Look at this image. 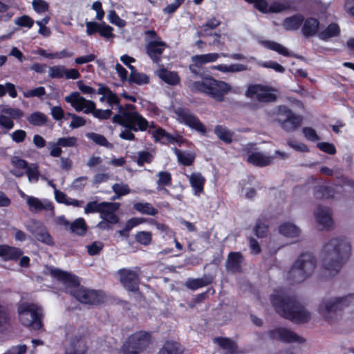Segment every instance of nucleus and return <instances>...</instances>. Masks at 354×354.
I'll use <instances>...</instances> for the list:
<instances>
[{
	"label": "nucleus",
	"instance_id": "56",
	"mask_svg": "<svg viewBox=\"0 0 354 354\" xmlns=\"http://www.w3.org/2000/svg\"><path fill=\"white\" fill-rule=\"evenodd\" d=\"M113 28L111 26L106 24L104 22L101 23V26L100 28L99 35L106 39H112L115 37V35L113 33Z\"/></svg>",
	"mask_w": 354,
	"mask_h": 354
},
{
	"label": "nucleus",
	"instance_id": "24",
	"mask_svg": "<svg viewBox=\"0 0 354 354\" xmlns=\"http://www.w3.org/2000/svg\"><path fill=\"white\" fill-rule=\"evenodd\" d=\"M189 183L195 195L199 196L204 192L205 178L201 173L194 172L189 176Z\"/></svg>",
	"mask_w": 354,
	"mask_h": 354
},
{
	"label": "nucleus",
	"instance_id": "18",
	"mask_svg": "<svg viewBox=\"0 0 354 354\" xmlns=\"http://www.w3.org/2000/svg\"><path fill=\"white\" fill-rule=\"evenodd\" d=\"M315 216L317 223L324 228H329L333 226V221L330 208L319 205L317 207Z\"/></svg>",
	"mask_w": 354,
	"mask_h": 354
},
{
	"label": "nucleus",
	"instance_id": "47",
	"mask_svg": "<svg viewBox=\"0 0 354 354\" xmlns=\"http://www.w3.org/2000/svg\"><path fill=\"white\" fill-rule=\"evenodd\" d=\"M340 29L337 24H330L321 33L320 37L326 39L339 35Z\"/></svg>",
	"mask_w": 354,
	"mask_h": 354
},
{
	"label": "nucleus",
	"instance_id": "39",
	"mask_svg": "<svg viewBox=\"0 0 354 354\" xmlns=\"http://www.w3.org/2000/svg\"><path fill=\"white\" fill-rule=\"evenodd\" d=\"M109 203V202L97 203L96 201L88 202L84 207V212L87 214L100 213L102 215L106 211V207H108Z\"/></svg>",
	"mask_w": 354,
	"mask_h": 354
},
{
	"label": "nucleus",
	"instance_id": "26",
	"mask_svg": "<svg viewBox=\"0 0 354 354\" xmlns=\"http://www.w3.org/2000/svg\"><path fill=\"white\" fill-rule=\"evenodd\" d=\"M214 342L216 343L221 348L226 350L225 354H237L238 346L235 342L228 337H218L214 339Z\"/></svg>",
	"mask_w": 354,
	"mask_h": 354
},
{
	"label": "nucleus",
	"instance_id": "25",
	"mask_svg": "<svg viewBox=\"0 0 354 354\" xmlns=\"http://www.w3.org/2000/svg\"><path fill=\"white\" fill-rule=\"evenodd\" d=\"M212 282V279L204 274L201 278H188L185 283V286L187 289L196 290L211 284Z\"/></svg>",
	"mask_w": 354,
	"mask_h": 354
},
{
	"label": "nucleus",
	"instance_id": "11",
	"mask_svg": "<svg viewBox=\"0 0 354 354\" xmlns=\"http://www.w3.org/2000/svg\"><path fill=\"white\" fill-rule=\"evenodd\" d=\"M175 113L178 117V121L181 124L189 127V128L200 132L203 136L206 135L207 129L205 126L201 122L199 118L192 113L187 109L178 108Z\"/></svg>",
	"mask_w": 354,
	"mask_h": 354
},
{
	"label": "nucleus",
	"instance_id": "21",
	"mask_svg": "<svg viewBox=\"0 0 354 354\" xmlns=\"http://www.w3.org/2000/svg\"><path fill=\"white\" fill-rule=\"evenodd\" d=\"M24 254L21 249L8 245H0V257L4 261H17Z\"/></svg>",
	"mask_w": 354,
	"mask_h": 354
},
{
	"label": "nucleus",
	"instance_id": "5",
	"mask_svg": "<svg viewBox=\"0 0 354 354\" xmlns=\"http://www.w3.org/2000/svg\"><path fill=\"white\" fill-rule=\"evenodd\" d=\"M118 113L112 117L114 123L120 124L125 129H132L134 132L145 131L149 127V122L138 111L132 104H120L117 106Z\"/></svg>",
	"mask_w": 354,
	"mask_h": 354
},
{
	"label": "nucleus",
	"instance_id": "17",
	"mask_svg": "<svg viewBox=\"0 0 354 354\" xmlns=\"http://www.w3.org/2000/svg\"><path fill=\"white\" fill-rule=\"evenodd\" d=\"M86 335V330L81 328L78 329L77 334L71 338V346L79 354H85L88 351Z\"/></svg>",
	"mask_w": 354,
	"mask_h": 354
},
{
	"label": "nucleus",
	"instance_id": "23",
	"mask_svg": "<svg viewBox=\"0 0 354 354\" xmlns=\"http://www.w3.org/2000/svg\"><path fill=\"white\" fill-rule=\"evenodd\" d=\"M301 32L306 37H310L315 35L319 30V21L317 19L313 17H308L304 19Z\"/></svg>",
	"mask_w": 354,
	"mask_h": 354
},
{
	"label": "nucleus",
	"instance_id": "14",
	"mask_svg": "<svg viewBox=\"0 0 354 354\" xmlns=\"http://www.w3.org/2000/svg\"><path fill=\"white\" fill-rule=\"evenodd\" d=\"M246 95L249 97H256L259 102H268L276 100L274 94L270 92L267 86L261 84H252L246 91Z\"/></svg>",
	"mask_w": 354,
	"mask_h": 354
},
{
	"label": "nucleus",
	"instance_id": "16",
	"mask_svg": "<svg viewBox=\"0 0 354 354\" xmlns=\"http://www.w3.org/2000/svg\"><path fill=\"white\" fill-rule=\"evenodd\" d=\"M166 46L167 44L164 41H150L145 46L146 53L153 63L159 64Z\"/></svg>",
	"mask_w": 354,
	"mask_h": 354
},
{
	"label": "nucleus",
	"instance_id": "42",
	"mask_svg": "<svg viewBox=\"0 0 354 354\" xmlns=\"http://www.w3.org/2000/svg\"><path fill=\"white\" fill-rule=\"evenodd\" d=\"M263 44L266 48L273 51H275L281 55H283L285 57L292 56L291 53L286 47L276 41L266 40L263 41Z\"/></svg>",
	"mask_w": 354,
	"mask_h": 354
},
{
	"label": "nucleus",
	"instance_id": "31",
	"mask_svg": "<svg viewBox=\"0 0 354 354\" xmlns=\"http://www.w3.org/2000/svg\"><path fill=\"white\" fill-rule=\"evenodd\" d=\"M65 101L70 103L71 105L78 112L82 111L85 106L86 99L75 91L71 93L65 97Z\"/></svg>",
	"mask_w": 354,
	"mask_h": 354
},
{
	"label": "nucleus",
	"instance_id": "29",
	"mask_svg": "<svg viewBox=\"0 0 354 354\" xmlns=\"http://www.w3.org/2000/svg\"><path fill=\"white\" fill-rule=\"evenodd\" d=\"M130 71L131 73L128 79L129 84H135L141 86L149 83V77L145 73L138 72L136 67H131Z\"/></svg>",
	"mask_w": 354,
	"mask_h": 354
},
{
	"label": "nucleus",
	"instance_id": "13",
	"mask_svg": "<svg viewBox=\"0 0 354 354\" xmlns=\"http://www.w3.org/2000/svg\"><path fill=\"white\" fill-rule=\"evenodd\" d=\"M279 115L285 116L281 122V127L287 132H291L299 127L302 122V118L295 114L287 106H279Z\"/></svg>",
	"mask_w": 354,
	"mask_h": 354
},
{
	"label": "nucleus",
	"instance_id": "8",
	"mask_svg": "<svg viewBox=\"0 0 354 354\" xmlns=\"http://www.w3.org/2000/svg\"><path fill=\"white\" fill-rule=\"evenodd\" d=\"M19 319L21 324L35 330L42 328V310L34 303L22 302L17 308Z\"/></svg>",
	"mask_w": 354,
	"mask_h": 354
},
{
	"label": "nucleus",
	"instance_id": "59",
	"mask_svg": "<svg viewBox=\"0 0 354 354\" xmlns=\"http://www.w3.org/2000/svg\"><path fill=\"white\" fill-rule=\"evenodd\" d=\"M108 19L111 24L120 28H122L126 25V21L122 19L114 10L109 11Z\"/></svg>",
	"mask_w": 354,
	"mask_h": 354
},
{
	"label": "nucleus",
	"instance_id": "6",
	"mask_svg": "<svg viewBox=\"0 0 354 354\" xmlns=\"http://www.w3.org/2000/svg\"><path fill=\"white\" fill-rule=\"evenodd\" d=\"M315 266V257L310 252L302 253L289 270L288 279L292 283H299L312 274Z\"/></svg>",
	"mask_w": 354,
	"mask_h": 354
},
{
	"label": "nucleus",
	"instance_id": "60",
	"mask_svg": "<svg viewBox=\"0 0 354 354\" xmlns=\"http://www.w3.org/2000/svg\"><path fill=\"white\" fill-rule=\"evenodd\" d=\"M10 321V315L7 306L0 304V327L8 324Z\"/></svg>",
	"mask_w": 354,
	"mask_h": 354
},
{
	"label": "nucleus",
	"instance_id": "10",
	"mask_svg": "<svg viewBox=\"0 0 354 354\" xmlns=\"http://www.w3.org/2000/svg\"><path fill=\"white\" fill-rule=\"evenodd\" d=\"M137 270L129 268H121L118 273L120 276V281L122 286L129 292H136L139 290L140 281V268L136 267Z\"/></svg>",
	"mask_w": 354,
	"mask_h": 354
},
{
	"label": "nucleus",
	"instance_id": "2",
	"mask_svg": "<svg viewBox=\"0 0 354 354\" xmlns=\"http://www.w3.org/2000/svg\"><path fill=\"white\" fill-rule=\"evenodd\" d=\"M351 252V246L346 238L331 239L324 245L322 263L330 277L339 273Z\"/></svg>",
	"mask_w": 354,
	"mask_h": 354
},
{
	"label": "nucleus",
	"instance_id": "7",
	"mask_svg": "<svg viewBox=\"0 0 354 354\" xmlns=\"http://www.w3.org/2000/svg\"><path fill=\"white\" fill-rule=\"evenodd\" d=\"M353 304H354V293L335 299L323 300L319 305L318 311L326 321L331 324L337 317L338 312Z\"/></svg>",
	"mask_w": 354,
	"mask_h": 354
},
{
	"label": "nucleus",
	"instance_id": "40",
	"mask_svg": "<svg viewBox=\"0 0 354 354\" xmlns=\"http://www.w3.org/2000/svg\"><path fill=\"white\" fill-rule=\"evenodd\" d=\"M157 354H182L180 344L175 341H166Z\"/></svg>",
	"mask_w": 354,
	"mask_h": 354
},
{
	"label": "nucleus",
	"instance_id": "64",
	"mask_svg": "<svg viewBox=\"0 0 354 354\" xmlns=\"http://www.w3.org/2000/svg\"><path fill=\"white\" fill-rule=\"evenodd\" d=\"M113 191L117 195L118 198L125 196L130 193V189L127 185H121L119 183H115L112 187Z\"/></svg>",
	"mask_w": 354,
	"mask_h": 354
},
{
	"label": "nucleus",
	"instance_id": "57",
	"mask_svg": "<svg viewBox=\"0 0 354 354\" xmlns=\"http://www.w3.org/2000/svg\"><path fill=\"white\" fill-rule=\"evenodd\" d=\"M15 24L20 27L30 28L34 24V20L28 15H22L15 19Z\"/></svg>",
	"mask_w": 354,
	"mask_h": 354
},
{
	"label": "nucleus",
	"instance_id": "12",
	"mask_svg": "<svg viewBox=\"0 0 354 354\" xmlns=\"http://www.w3.org/2000/svg\"><path fill=\"white\" fill-rule=\"evenodd\" d=\"M270 340H277L283 343H304L306 340L295 332L283 327H278L267 331Z\"/></svg>",
	"mask_w": 354,
	"mask_h": 354
},
{
	"label": "nucleus",
	"instance_id": "30",
	"mask_svg": "<svg viewBox=\"0 0 354 354\" xmlns=\"http://www.w3.org/2000/svg\"><path fill=\"white\" fill-rule=\"evenodd\" d=\"M158 77L165 83L171 86H176L180 82V77L176 72L168 71L166 68L159 70Z\"/></svg>",
	"mask_w": 354,
	"mask_h": 354
},
{
	"label": "nucleus",
	"instance_id": "63",
	"mask_svg": "<svg viewBox=\"0 0 354 354\" xmlns=\"http://www.w3.org/2000/svg\"><path fill=\"white\" fill-rule=\"evenodd\" d=\"M68 115L72 118L70 124L71 128L77 129L86 124V120L83 117L77 115L75 113H68Z\"/></svg>",
	"mask_w": 354,
	"mask_h": 354
},
{
	"label": "nucleus",
	"instance_id": "1",
	"mask_svg": "<svg viewBox=\"0 0 354 354\" xmlns=\"http://www.w3.org/2000/svg\"><path fill=\"white\" fill-rule=\"evenodd\" d=\"M50 276L70 288L69 293L80 303L84 305L98 306L105 302L106 297L102 290L91 289L80 285L79 278L75 274L59 268L50 267Z\"/></svg>",
	"mask_w": 354,
	"mask_h": 354
},
{
	"label": "nucleus",
	"instance_id": "9",
	"mask_svg": "<svg viewBox=\"0 0 354 354\" xmlns=\"http://www.w3.org/2000/svg\"><path fill=\"white\" fill-rule=\"evenodd\" d=\"M151 333L138 330L129 335L122 346L123 354H140L151 344Z\"/></svg>",
	"mask_w": 354,
	"mask_h": 354
},
{
	"label": "nucleus",
	"instance_id": "27",
	"mask_svg": "<svg viewBox=\"0 0 354 354\" xmlns=\"http://www.w3.org/2000/svg\"><path fill=\"white\" fill-rule=\"evenodd\" d=\"M119 205L116 203L109 202L108 207H106V211L100 215V217L106 221L111 225L118 223L119 217L115 213L118 209Z\"/></svg>",
	"mask_w": 354,
	"mask_h": 354
},
{
	"label": "nucleus",
	"instance_id": "38",
	"mask_svg": "<svg viewBox=\"0 0 354 354\" xmlns=\"http://www.w3.org/2000/svg\"><path fill=\"white\" fill-rule=\"evenodd\" d=\"M221 55L216 53H210L207 54L197 55L192 57V62L196 66H203V64L214 62L218 59Z\"/></svg>",
	"mask_w": 354,
	"mask_h": 354
},
{
	"label": "nucleus",
	"instance_id": "33",
	"mask_svg": "<svg viewBox=\"0 0 354 354\" xmlns=\"http://www.w3.org/2000/svg\"><path fill=\"white\" fill-rule=\"evenodd\" d=\"M174 152L177 157L178 162L183 166L192 165L195 160V155L187 151H182L176 147Z\"/></svg>",
	"mask_w": 354,
	"mask_h": 354
},
{
	"label": "nucleus",
	"instance_id": "35",
	"mask_svg": "<svg viewBox=\"0 0 354 354\" xmlns=\"http://www.w3.org/2000/svg\"><path fill=\"white\" fill-rule=\"evenodd\" d=\"M269 231V225L268 221L264 217H259L256 221V224L253 228L254 234L259 239L266 238Z\"/></svg>",
	"mask_w": 354,
	"mask_h": 354
},
{
	"label": "nucleus",
	"instance_id": "19",
	"mask_svg": "<svg viewBox=\"0 0 354 354\" xmlns=\"http://www.w3.org/2000/svg\"><path fill=\"white\" fill-rule=\"evenodd\" d=\"M244 261L243 255L240 252H231L228 254L226 261V268L233 272H239Z\"/></svg>",
	"mask_w": 354,
	"mask_h": 354
},
{
	"label": "nucleus",
	"instance_id": "28",
	"mask_svg": "<svg viewBox=\"0 0 354 354\" xmlns=\"http://www.w3.org/2000/svg\"><path fill=\"white\" fill-rule=\"evenodd\" d=\"M97 93L99 95H106V102L111 106L115 105L116 107L120 104V99L116 93H113L108 86L100 84Z\"/></svg>",
	"mask_w": 354,
	"mask_h": 354
},
{
	"label": "nucleus",
	"instance_id": "22",
	"mask_svg": "<svg viewBox=\"0 0 354 354\" xmlns=\"http://www.w3.org/2000/svg\"><path fill=\"white\" fill-rule=\"evenodd\" d=\"M247 160L254 166L263 167L272 163L273 157L266 156L261 152H252L248 155Z\"/></svg>",
	"mask_w": 354,
	"mask_h": 354
},
{
	"label": "nucleus",
	"instance_id": "58",
	"mask_svg": "<svg viewBox=\"0 0 354 354\" xmlns=\"http://www.w3.org/2000/svg\"><path fill=\"white\" fill-rule=\"evenodd\" d=\"M254 5V8L262 13H268V4L266 0H245Z\"/></svg>",
	"mask_w": 354,
	"mask_h": 354
},
{
	"label": "nucleus",
	"instance_id": "62",
	"mask_svg": "<svg viewBox=\"0 0 354 354\" xmlns=\"http://www.w3.org/2000/svg\"><path fill=\"white\" fill-rule=\"evenodd\" d=\"M57 145L62 147H74L77 145V139L73 136L60 138L57 140Z\"/></svg>",
	"mask_w": 354,
	"mask_h": 354
},
{
	"label": "nucleus",
	"instance_id": "52",
	"mask_svg": "<svg viewBox=\"0 0 354 354\" xmlns=\"http://www.w3.org/2000/svg\"><path fill=\"white\" fill-rule=\"evenodd\" d=\"M66 67L62 65L54 66L49 68V77L52 79L65 77Z\"/></svg>",
	"mask_w": 354,
	"mask_h": 354
},
{
	"label": "nucleus",
	"instance_id": "44",
	"mask_svg": "<svg viewBox=\"0 0 354 354\" xmlns=\"http://www.w3.org/2000/svg\"><path fill=\"white\" fill-rule=\"evenodd\" d=\"M27 120L30 124L41 127L47 122L48 118L44 113L40 111H35L28 116Z\"/></svg>",
	"mask_w": 354,
	"mask_h": 354
},
{
	"label": "nucleus",
	"instance_id": "61",
	"mask_svg": "<svg viewBox=\"0 0 354 354\" xmlns=\"http://www.w3.org/2000/svg\"><path fill=\"white\" fill-rule=\"evenodd\" d=\"M104 244L100 241H94L86 246L87 252L91 256L98 254L103 249Z\"/></svg>",
	"mask_w": 354,
	"mask_h": 354
},
{
	"label": "nucleus",
	"instance_id": "45",
	"mask_svg": "<svg viewBox=\"0 0 354 354\" xmlns=\"http://www.w3.org/2000/svg\"><path fill=\"white\" fill-rule=\"evenodd\" d=\"M157 176L158 179L157 180L158 189L160 190L163 189L165 186H171L172 184V177L171 174L167 171H162L158 173Z\"/></svg>",
	"mask_w": 354,
	"mask_h": 354
},
{
	"label": "nucleus",
	"instance_id": "3",
	"mask_svg": "<svg viewBox=\"0 0 354 354\" xmlns=\"http://www.w3.org/2000/svg\"><path fill=\"white\" fill-rule=\"evenodd\" d=\"M271 303L281 317L296 324H304L310 319V314L295 296L272 295Z\"/></svg>",
	"mask_w": 354,
	"mask_h": 354
},
{
	"label": "nucleus",
	"instance_id": "4",
	"mask_svg": "<svg viewBox=\"0 0 354 354\" xmlns=\"http://www.w3.org/2000/svg\"><path fill=\"white\" fill-rule=\"evenodd\" d=\"M186 84L192 92L203 93L218 102H223L225 95L232 90L230 84L210 75L203 77L200 81L190 80Z\"/></svg>",
	"mask_w": 354,
	"mask_h": 354
},
{
	"label": "nucleus",
	"instance_id": "51",
	"mask_svg": "<svg viewBox=\"0 0 354 354\" xmlns=\"http://www.w3.org/2000/svg\"><path fill=\"white\" fill-rule=\"evenodd\" d=\"M153 160V155L147 151H141L138 153V158L136 163L138 166L142 167L145 163L149 164Z\"/></svg>",
	"mask_w": 354,
	"mask_h": 354
},
{
	"label": "nucleus",
	"instance_id": "32",
	"mask_svg": "<svg viewBox=\"0 0 354 354\" xmlns=\"http://www.w3.org/2000/svg\"><path fill=\"white\" fill-rule=\"evenodd\" d=\"M303 22L304 16L301 14H295L284 19L283 26L287 30H296L299 28Z\"/></svg>",
	"mask_w": 354,
	"mask_h": 354
},
{
	"label": "nucleus",
	"instance_id": "55",
	"mask_svg": "<svg viewBox=\"0 0 354 354\" xmlns=\"http://www.w3.org/2000/svg\"><path fill=\"white\" fill-rule=\"evenodd\" d=\"M23 95L26 98L33 97H41L46 95V89L44 86H39L33 89L24 91Z\"/></svg>",
	"mask_w": 354,
	"mask_h": 354
},
{
	"label": "nucleus",
	"instance_id": "34",
	"mask_svg": "<svg viewBox=\"0 0 354 354\" xmlns=\"http://www.w3.org/2000/svg\"><path fill=\"white\" fill-rule=\"evenodd\" d=\"M214 133L218 138L225 144H231L233 141L234 132L223 125H216L214 128Z\"/></svg>",
	"mask_w": 354,
	"mask_h": 354
},
{
	"label": "nucleus",
	"instance_id": "41",
	"mask_svg": "<svg viewBox=\"0 0 354 354\" xmlns=\"http://www.w3.org/2000/svg\"><path fill=\"white\" fill-rule=\"evenodd\" d=\"M279 232L281 234L288 237H297L299 235V229L294 224L284 223L279 225Z\"/></svg>",
	"mask_w": 354,
	"mask_h": 354
},
{
	"label": "nucleus",
	"instance_id": "46",
	"mask_svg": "<svg viewBox=\"0 0 354 354\" xmlns=\"http://www.w3.org/2000/svg\"><path fill=\"white\" fill-rule=\"evenodd\" d=\"M27 204L29 205L31 210L34 209L36 211H42L44 209H52L53 208V206L50 203L44 205L39 199L33 196L28 197Z\"/></svg>",
	"mask_w": 354,
	"mask_h": 354
},
{
	"label": "nucleus",
	"instance_id": "37",
	"mask_svg": "<svg viewBox=\"0 0 354 354\" xmlns=\"http://www.w3.org/2000/svg\"><path fill=\"white\" fill-rule=\"evenodd\" d=\"M133 208L137 212L146 215L156 216L158 210L151 203L148 202H137L133 205Z\"/></svg>",
	"mask_w": 354,
	"mask_h": 354
},
{
	"label": "nucleus",
	"instance_id": "53",
	"mask_svg": "<svg viewBox=\"0 0 354 354\" xmlns=\"http://www.w3.org/2000/svg\"><path fill=\"white\" fill-rule=\"evenodd\" d=\"M153 137L156 142H160L162 138H167L169 141H176L175 138L165 129L159 127L153 133Z\"/></svg>",
	"mask_w": 354,
	"mask_h": 354
},
{
	"label": "nucleus",
	"instance_id": "49",
	"mask_svg": "<svg viewBox=\"0 0 354 354\" xmlns=\"http://www.w3.org/2000/svg\"><path fill=\"white\" fill-rule=\"evenodd\" d=\"M135 240L142 245H149L152 241V233L147 231L138 232L135 235Z\"/></svg>",
	"mask_w": 354,
	"mask_h": 354
},
{
	"label": "nucleus",
	"instance_id": "43",
	"mask_svg": "<svg viewBox=\"0 0 354 354\" xmlns=\"http://www.w3.org/2000/svg\"><path fill=\"white\" fill-rule=\"evenodd\" d=\"M214 68L223 73H236L246 71L248 67L242 64H232L230 65L222 64L214 66Z\"/></svg>",
	"mask_w": 354,
	"mask_h": 354
},
{
	"label": "nucleus",
	"instance_id": "54",
	"mask_svg": "<svg viewBox=\"0 0 354 354\" xmlns=\"http://www.w3.org/2000/svg\"><path fill=\"white\" fill-rule=\"evenodd\" d=\"M26 175L30 181L37 182L39 176V171L37 164H32L26 169Z\"/></svg>",
	"mask_w": 354,
	"mask_h": 354
},
{
	"label": "nucleus",
	"instance_id": "15",
	"mask_svg": "<svg viewBox=\"0 0 354 354\" xmlns=\"http://www.w3.org/2000/svg\"><path fill=\"white\" fill-rule=\"evenodd\" d=\"M29 231L38 241L48 246H53L55 245L53 238L43 223H35Z\"/></svg>",
	"mask_w": 354,
	"mask_h": 354
},
{
	"label": "nucleus",
	"instance_id": "36",
	"mask_svg": "<svg viewBox=\"0 0 354 354\" xmlns=\"http://www.w3.org/2000/svg\"><path fill=\"white\" fill-rule=\"evenodd\" d=\"M87 230L88 226L83 218H76L70 224L71 232L79 236H84Z\"/></svg>",
	"mask_w": 354,
	"mask_h": 354
},
{
	"label": "nucleus",
	"instance_id": "20",
	"mask_svg": "<svg viewBox=\"0 0 354 354\" xmlns=\"http://www.w3.org/2000/svg\"><path fill=\"white\" fill-rule=\"evenodd\" d=\"M336 191L332 186L317 185L313 187V196L318 200H329L335 198Z\"/></svg>",
	"mask_w": 354,
	"mask_h": 354
},
{
	"label": "nucleus",
	"instance_id": "50",
	"mask_svg": "<svg viewBox=\"0 0 354 354\" xmlns=\"http://www.w3.org/2000/svg\"><path fill=\"white\" fill-rule=\"evenodd\" d=\"M86 137L97 145L106 147H109L111 145L103 135L94 132H89L86 133Z\"/></svg>",
	"mask_w": 354,
	"mask_h": 354
},
{
	"label": "nucleus",
	"instance_id": "48",
	"mask_svg": "<svg viewBox=\"0 0 354 354\" xmlns=\"http://www.w3.org/2000/svg\"><path fill=\"white\" fill-rule=\"evenodd\" d=\"M220 24L221 21L219 20L216 19L215 17L211 18L201 26L199 33L202 36H209L211 35L209 30L216 28Z\"/></svg>",
	"mask_w": 354,
	"mask_h": 354
}]
</instances>
